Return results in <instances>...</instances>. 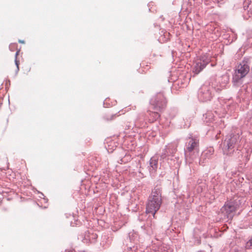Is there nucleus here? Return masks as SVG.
Returning a JSON list of instances; mask_svg holds the SVG:
<instances>
[{
	"label": "nucleus",
	"instance_id": "f257e3e1",
	"mask_svg": "<svg viewBox=\"0 0 252 252\" xmlns=\"http://www.w3.org/2000/svg\"><path fill=\"white\" fill-rule=\"evenodd\" d=\"M161 204V196L160 190L155 189L149 197L146 207V212L153 214L155 218L156 213L159 210Z\"/></svg>",
	"mask_w": 252,
	"mask_h": 252
},
{
	"label": "nucleus",
	"instance_id": "f03ea898",
	"mask_svg": "<svg viewBox=\"0 0 252 252\" xmlns=\"http://www.w3.org/2000/svg\"><path fill=\"white\" fill-rule=\"evenodd\" d=\"M250 71V67L248 64L243 62L238 65L233 76V81L238 82L240 79L245 77Z\"/></svg>",
	"mask_w": 252,
	"mask_h": 252
},
{
	"label": "nucleus",
	"instance_id": "7ed1b4c3",
	"mask_svg": "<svg viewBox=\"0 0 252 252\" xmlns=\"http://www.w3.org/2000/svg\"><path fill=\"white\" fill-rule=\"evenodd\" d=\"M150 103L155 110L160 111L165 106L166 102L163 94L158 93L153 96Z\"/></svg>",
	"mask_w": 252,
	"mask_h": 252
},
{
	"label": "nucleus",
	"instance_id": "20e7f679",
	"mask_svg": "<svg viewBox=\"0 0 252 252\" xmlns=\"http://www.w3.org/2000/svg\"><path fill=\"white\" fill-rule=\"evenodd\" d=\"M236 211V207L232 202H227L221 209V213L227 218L232 219Z\"/></svg>",
	"mask_w": 252,
	"mask_h": 252
},
{
	"label": "nucleus",
	"instance_id": "39448f33",
	"mask_svg": "<svg viewBox=\"0 0 252 252\" xmlns=\"http://www.w3.org/2000/svg\"><path fill=\"white\" fill-rule=\"evenodd\" d=\"M194 151L196 155L199 153V140L194 138H189V140L187 145V152L191 155Z\"/></svg>",
	"mask_w": 252,
	"mask_h": 252
},
{
	"label": "nucleus",
	"instance_id": "423d86ee",
	"mask_svg": "<svg viewBox=\"0 0 252 252\" xmlns=\"http://www.w3.org/2000/svg\"><path fill=\"white\" fill-rule=\"evenodd\" d=\"M85 240L93 243L96 241L97 238V235L94 233H91L90 231L86 232L84 236Z\"/></svg>",
	"mask_w": 252,
	"mask_h": 252
},
{
	"label": "nucleus",
	"instance_id": "0eeeda50",
	"mask_svg": "<svg viewBox=\"0 0 252 252\" xmlns=\"http://www.w3.org/2000/svg\"><path fill=\"white\" fill-rule=\"evenodd\" d=\"M209 63V60H208L204 64H202L201 63H196L193 68V72L196 74H198L201 70H203L206 65Z\"/></svg>",
	"mask_w": 252,
	"mask_h": 252
},
{
	"label": "nucleus",
	"instance_id": "6e6552de",
	"mask_svg": "<svg viewBox=\"0 0 252 252\" xmlns=\"http://www.w3.org/2000/svg\"><path fill=\"white\" fill-rule=\"evenodd\" d=\"M105 147L108 153H112L114 150H115L116 146L115 145V142L111 141L110 142L107 143L105 145Z\"/></svg>",
	"mask_w": 252,
	"mask_h": 252
},
{
	"label": "nucleus",
	"instance_id": "1a4fd4ad",
	"mask_svg": "<svg viewBox=\"0 0 252 252\" xmlns=\"http://www.w3.org/2000/svg\"><path fill=\"white\" fill-rule=\"evenodd\" d=\"M126 113V110H122L120 111H119L118 112V113H119L120 114L119 115H121V114H125ZM116 116H117V114H112V115H106L104 116V118L107 120V121H109V120H113L114 118V117H116Z\"/></svg>",
	"mask_w": 252,
	"mask_h": 252
},
{
	"label": "nucleus",
	"instance_id": "9d476101",
	"mask_svg": "<svg viewBox=\"0 0 252 252\" xmlns=\"http://www.w3.org/2000/svg\"><path fill=\"white\" fill-rule=\"evenodd\" d=\"M150 118L149 119V120L151 122H154V121H156L160 117L159 114L158 112H150Z\"/></svg>",
	"mask_w": 252,
	"mask_h": 252
},
{
	"label": "nucleus",
	"instance_id": "9b49d317",
	"mask_svg": "<svg viewBox=\"0 0 252 252\" xmlns=\"http://www.w3.org/2000/svg\"><path fill=\"white\" fill-rule=\"evenodd\" d=\"M158 161L157 159L152 158L150 160V165L154 170H156L158 168Z\"/></svg>",
	"mask_w": 252,
	"mask_h": 252
},
{
	"label": "nucleus",
	"instance_id": "f8f14e48",
	"mask_svg": "<svg viewBox=\"0 0 252 252\" xmlns=\"http://www.w3.org/2000/svg\"><path fill=\"white\" fill-rule=\"evenodd\" d=\"M246 247L248 249L252 248V238L247 242Z\"/></svg>",
	"mask_w": 252,
	"mask_h": 252
},
{
	"label": "nucleus",
	"instance_id": "ddd939ff",
	"mask_svg": "<svg viewBox=\"0 0 252 252\" xmlns=\"http://www.w3.org/2000/svg\"><path fill=\"white\" fill-rule=\"evenodd\" d=\"M15 64L17 67L16 72H18L19 70V64H20L19 61H18L17 59H15Z\"/></svg>",
	"mask_w": 252,
	"mask_h": 252
},
{
	"label": "nucleus",
	"instance_id": "4468645a",
	"mask_svg": "<svg viewBox=\"0 0 252 252\" xmlns=\"http://www.w3.org/2000/svg\"><path fill=\"white\" fill-rule=\"evenodd\" d=\"M213 152H214L213 150L210 149V150H207V151H205L204 153V154H207L208 152H209L210 155H211L213 154Z\"/></svg>",
	"mask_w": 252,
	"mask_h": 252
},
{
	"label": "nucleus",
	"instance_id": "2eb2a0df",
	"mask_svg": "<svg viewBox=\"0 0 252 252\" xmlns=\"http://www.w3.org/2000/svg\"><path fill=\"white\" fill-rule=\"evenodd\" d=\"M205 57H202V60L203 61V63H202V64H204L205 63V62L208 60H209V62H210V59L209 58H205V59H204Z\"/></svg>",
	"mask_w": 252,
	"mask_h": 252
},
{
	"label": "nucleus",
	"instance_id": "dca6fc26",
	"mask_svg": "<svg viewBox=\"0 0 252 252\" xmlns=\"http://www.w3.org/2000/svg\"><path fill=\"white\" fill-rule=\"evenodd\" d=\"M19 52H20V50H18L16 52V54L15 55V59H17V56H18Z\"/></svg>",
	"mask_w": 252,
	"mask_h": 252
},
{
	"label": "nucleus",
	"instance_id": "f3484780",
	"mask_svg": "<svg viewBox=\"0 0 252 252\" xmlns=\"http://www.w3.org/2000/svg\"><path fill=\"white\" fill-rule=\"evenodd\" d=\"M19 42L21 43H25L24 40H19Z\"/></svg>",
	"mask_w": 252,
	"mask_h": 252
},
{
	"label": "nucleus",
	"instance_id": "a211bd4d",
	"mask_svg": "<svg viewBox=\"0 0 252 252\" xmlns=\"http://www.w3.org/2000/svg\"><path fill=\"white\" fill-rule=\"evenodd\" d=\"M135 236L136 237V238L137 237V235L136 234H135Z\"/></svg>",
	"mask_w": 252,
	"mask_h": 252
},
{
	"label": "nucleus",
	"instance_id": "6ab92c4d",
	"mask_svg": "<svg viewBox=\"0 0 252 252\" xmlns=\"http://www.w3.org/2000/svg\"><path fill=\"white\" fill-rule=\"evenodd\" d=\"M121 160L122 162H124V161H123V159H121Z\"/></svg>",
	"mask_w": 252,
	"mask_h": 252
},
{
	"label": "nucleus",
	"instance_id": "aec40b11",
	"mask_svg": "<svg viewBox=\"0 0 252 252\" xmlns=\"http://www.w3.org/2000/svg\"><path fill=\"white\" fill-rule=\"evenodd\" d=\"M74 252L73 251H69V252Z\"/></svg>",
	"mask_w": 252,
	"mask_h": 252
}]
</instances>
